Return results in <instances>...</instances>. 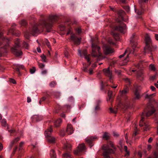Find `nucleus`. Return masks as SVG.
<instances>
[{
    "mask_svg": "<svg viewBox=\"0 0 158 158\" xmlns=\"http://www.w3.org/2000/svg\"><path fill=\"white\" fill-rule=\"evenodd\" d=\"M58 19V17L56 15H51L49 16L48 20L43 19L40 22L39 24H36L34 25L32 29L30 30V32H26L24 33V37L26 39H29L30 35L33 36L38 31V28L41 26L42 27H45L47 32L51 31L52 24L56 22Z\"/></svg>",
    "mask_w": 158,
    "mask_h": 158,
    "instance_id": "obj_1",
    "label": "nucleus"
},
{
    "mask_svg": "<svg viewBox=\"0 0 158 158\" xmlns=\"http://www.w3.org/2000/svg\"><path fill=\"white\" fill-rule=\"evenodd\" d=\"M146 46L144 48V53L146 54H150V57L152 55V53L156 49L157 47L156 45H153L150 36L146 34L145 37Z\"/></svg>",
    "mask_w": 158,
    "mask_h": 158,
    "instance_id": "obj_2",
    "label": "nucleus"
},
{
    "mask_svg": "<svg viewBox=\"0 0 158 158\" xmlns=\"http://www.w3.org/2000/svg\"><path fill=\"white\" fill-rule=\"evenodd\" d=\"M137 44V43L131 44L132 46V48H128L125 51L123 54L119 56V58H122L126 55L127 52H128V54L126 56V58L123 60V65H126L129 61V56L130 54H134L137 52V48H136Z\"/></svg>",
    "mask_w": 158,
    "mask_h": 158,
    "instance_id": "obj_3",
    "label": "nucleus"
},
{
    "mask_svg": "<svg viewBox=\"0 0 158 158\" xmlns=\"http://www.w3.org/2000/svg\"><path fill=\"white\" fill-rule=\"evenodd\" d=\"M15 45L11 48V52L12 53L16 56H21L23 54L22 51L19 49L20 47V40L17 39L15 41Z\"/></svg>",
    "mask_w": 158,
    "mask_h": 158,
    "instance_id": "obj_4",
    "label": "nucleus"
},
{
    "mask_svg": "<svg viewBox=\"0 0 158 158\" xmlns=\"http://www.w3.org/2000/svg\"><path fill=\"white\" fill-rule=\"evenodd\" d=\"M109 147L114 148L112 142L110 141L108 142L107 145H104L102 147L103 149L104 150L103 153V155L104 158H110V156L108 155L109 154L114 153V151L113 149L109 148Z\"/></svg>",
    "mask_w": 158,
    "mask_h": 158,
    "instance_id": "obj_5",
    "label": "nucleus"
},
{
    "mask_svg": "<svg viewBox=\"0 0 158 158\" xmlns=\"http://www.w3.org/2000/svg\"><path fill=\"white\" fill-rule=\"evenodd\" d=\"M92 56L94 57L100 56L102 54L100 52V48L97 44L93 41L92 42Z\"/></svg>",
    "mask_w": 158,
    "mask_h": 158,
    "instance_id": "obj_6",
    "label": "nucleus"
},
{
    "mask_svg": "<svg viewBox=\"0 0 158 158\" xmlns=\"http://www.w3.org/2000/svg\"><path fill=\"white\" fill-rule=\"evenodd\" d=\"M73 33L72 29L70 28L68 29V32L66 33V35L72 34V35L71 36L70 39L75 44L77 45L80 44L81 42V38H78L75 34H73Z\"/></svg>",
    "mask_w": 158,
    "mask_h": 158,
    "instance_id": "obj_7",
    "label": "nucleus"
},
{
    "mask_svg": "<svg viewBox=\"0 0 158 158\" xmlns=\"http://www.w3.org/2000/svg\"><path fill=\"white\" fill-rule=\"evenodd\" d=\"M141 87L138 85H135L134 86L133 93L134 97L133 98V100H139L141 98L140 91L141 89Z\"/></svg>",
    "mask_w": 158,
    "mask_h": 158,
    "instance_id": "obj_8",
    "label": "nucleus"
},
{
    "mask_svg": "<svg viewBox=\"0 0 158 158\" xmlns=\"http://www.w3.org/2000/svg\"><path fill=\"white\" fill-rule=\"evenodd\" d=\"M117 22L118 24V26H116L114 27L115 30L119 31L121 33H124L126 29V25L122 21L117 19Z\"/></svg>",
    "mask_w": 158,
    "mask_h": 158,
    "instance_id": "obj_9",
    "label": "nucleus"
},
{
    "mask_svg": "<svg viewBox=\"0 0 158 158\" xmlns=\"http://www.w3.org/2000/svg\"><path fill=\"white\" fill-rule=\"evenodd\" d=\"M148 0H139V3L140 10H135V12L138 15H140L144 12V3L147 2Z\"/></svg>",
    "mask_w": 158,
    "mask_h": 158,
    "instance_id": "obj_10",
    "label": "nucleus"
},
{
    "mask_svg": "<svg viewBox=\"0 0 158 158\" xmlns=\"http://www.w3.org/2000/svg\"><path fill=\"white\" fill-rule=\"evenodd\" d=\"M125 81L126 83V86L124 89L121 92V94L122 96L125 95L128 93L129 91L128 86H130L131 84V81L129 78H125Z\"/></svg>",
    "mask_w": 158,
    "mask_h": 158,
    "instance_id": "obj_11",
    "label": "nucleus"
},
{
    "mask_svg": "<svg viewBox=\"0 0 158 158\" xmlns=\"http://www.w3.org/2000/svg\"><path fill=\"white\" fill-rule=\"evenodd\" d=\"M144 114V113L142 114L141 119L140 120L139 125L140 127L144 126L145 127L143 128L144 130L146 131L149 130L150 127L149 125L146 124L145 122H143L144 119V118L143 117Z\"/></svg>",
    "mask_w": 158,
    "mask_h": 158,
    "instance_id": "obj_12",
    "label": "nucleus"
},
{
    "mask_svg": "<svg viewBox=\"0 0 158 158\" xmlns=\"http://www.w3.org/2000/svg\"><path fill=\"white\" fill-rule=\"evenodd\" d=\"M147 112L146 113L147 117H149L152 115L155 111V110L152 105L148 106L146 108Z\"/></svg>",
    "mask_w": 158,
    "mask_h": 158,
    "instance_id": "obj_13",
    "label": "nucleus"
},
{
    "mask_svg": "<svg viewBox=\"0 0 158 158\" xmlns=\"http://www.w3.org/2000/svg\"><path fill=\"white\" fill-rule=\"evenodd\" d=\"M85 148L84 143H82L79 145L77 147V149L74 151V154L77 155H80V153L84 151Z\"/></svg>",
    "mask_w": 158,
    "mask_h": 158,
    "instance_id": "obj_14",
    "label": "nucleus"
},
{
    "mask_svg": "<svg viewBox=\"0 0 158 158\" xmlns=\"http://www.w3.org/2000/svg\"><path fill=\"white\" fill-rule=\"evenodd\" d=\"M103 51L105 54H108L113 52V50L108 45L106 44L103 46Z\"/></svg>",
    "mask_w": 158,
    "mask_h": 158,
    "instance_id": "obj_15",
    "label": "nucleus"
},
{
    "mask_svg": "<svg viewBox=\"0 0 158 158\" xmlns=\"http://www.w3.org/2000/svg\"><path fill=\"white\" fill-rule=\"evenodd\" d=\"M97 138L96 137L90 136L87 137L85 141L89 144L90 148H91L94 145L93 144L92 141H94Z\"/></svg>",
    "mask_w": 158,
    "mask_h": 158,
    "instance_id": "obj_16",
    "label": "nucleus"
},
{
    "mask_svg": "<svg viewBox=\"0 0 158 158\" xmlns=\"http://www.w3.org/2000/svg\"><path fill=\"white\" fill-rule=\"evenodd\" d=\"M103 71L106 76L109 77L110 82H111V73L110 71V67H109L107 69H103Z\"/></svg>",
    "mask_w": 158,
    "mask_h": 158,
    "instance_id": "obj_17",
    "label": "nucleus"
},
{
    "mask_svg": "<svg viewBox=\"0 0 158 158\" xmlns=\"http://www.w3.org/2000/svg\"><path fill=\"white\" fill-rule=\"evenodd\" d=\"M74 131V129L72 126L70 124H68L66 132L68 135H71L72 134Z\"/></svg>",
    "mask_w": 158,
    "mask_h": 158,
    "instance_id": "obj_18",
    "label": "nucleus"
},
{
    "mask_svg": "<svg viewBox=\"0 0 158 158\" xmlns=\"http://www.w3.org/2000/svg\"><path fill=\"white\" fill-rule=\"evenodd\" d=\"M52 131V126H51L47 130L45 131L44 134L46 137L48 138L51 136V133Z\"/></svg>",
    "mask_w": 158,
    "mask_h": 158,
    "instance_id": "obj_19",
    "label": "nucleus"
},
{
    "mask_svg": "<svg viewBox=\"0 0 158 158\" xmlns=\"http://www.w3.org/2000/svg\"><path fill=\"white\" fill-rule=\"evenodd\" d=\"M82 54L85 56V59L87 60L88 63H89V65L91 63L90 61V59L89 58V56H87V51L86 50H84L82 52Z\"/></svg>",
    "mask_w": 158,
    "mask_h": 158,
    "instance_id": "obj_20",
    "label": "nucleus"
},
{
    "mask_svg": "<svg viewBox=\"0 0 158 158\" xmlns=\"http://www.w3.org/2000/svg\"><path fill=\"white\" fill-rule=\"evenodd\" d=\"M9 41V40L7 38H4L3 40V43L6 42V44H5L4 47V48L5 49V50L3 52H6V49L9 47V44L8 42Z\"/></svg>",
    "mask_w": 158,
    "mask_h": 158,
    "instance_id": "obj_21",
    "label": "nucleus"
},
{
    "mask_svg": "<svg viewBox=\"0 0 158 158\" xmlns=\"http://www.w3.org/2000/svg\"><path fill=\"white\" fill-rule=\"evenodd\" d=\"M101 102V101L98 100L97 101L96 105L94 108V111L95 112L98 111L100 110V106L99 104Z\"/></svg>",
    "mask_w": 158,
    "mask_h": 158,
    "instance_id": "obj_22",
    "label": "nucleus"
},
{
    "mask_svg": "<svg viewBox=\"0 0 158 158\" xmlns=\"http://www.w3.org/2000/svg\"><path fill=\"white\" fill-rule=\"evenodd\" d=\"M47 140L49 143H53L55 142L56 140V138L54 137L51 135L47 138Z\"/></svg>",
    "mask_w": 158,
    "mask_h": 158,
    "instance_id": "obj_23",
    "label": "nucleus"
},
{
    "mask_svg": "<svg viewBox=\"0 0 158 158\" xmlns=\"http://www.w3.org/2000/svg\"><path fill=\"white\" fill-rule=\"evenodd\" d=\"M64 148L68 151H69L71 150L72 146L69 143L67 142L66 143L64 144Z\"/></svg>",
    "mask_w": 158,
    "mask_h": 158,
    "instance_id": "obj_24",
    "label": "nucleus"
},
{
    "mask_svg": "<svg viewBox=\"0 0 158 158\" xmlns=\"http://www.w3.org/2000/svg\"><path fill=\"white\" fill-rule=\"evenodd\" d=\"M135 34H133L130 38V41L131 44H135V43H137L136 42V39L135 37Z\"/></svg>",
    "mask_w": 158,
    "mask_h": 158,
    "instance_id": "obj_25",
    "label": "nucleus"
},
{
    "mask_svg": "<svg viewBox=\"0 0 158 158\" xmlns=\"http://www.w3.org/2000/svg\"><path fill=\"white\" fill-rule=\"evenodd\" d=\"M20 138L19 137H18L14 139L11 143L10 145V149L12 147L13 145L16 143H17L18 141L19 140Z\"/></svg>",
    "mask_w": 158,
    "mask_h": 158,
    "instance_id": "obj_26",
    "label": "nucleus"
},
{
    "mask_svg": "<svg viewBox=\"0 0 158 158\" xmlns=\"http://www.w3.org/2000/svg\"><path fill=\"white\" fill-rule=\"evenodd\" d=\"M50 158H56V154L55 151L53 150H51L50 152Z\"/></svg>",
    "mask_w": 158,
    "mask_h": 158,
    "instance_id": "obj_27",
    "label": "nucleus"
},
{
    "mask_svg": "<svg viewBox=\"0 0 158 158\" xmlns=\"http://www.w3.org/2000/svg\"><path fill=\"white\" fill-rule=\"evenodd\" d=\"M118 14L121 19L123 18V17L125 15V13L123 10H120L118 11Z\"/></svg>",
    "mask_w": 158,
    "mask_h": 158,
    "instance_id": "obj_28",
    "label": "nucleus"
},
{
    "mask_svg": "<svg viewBox=\"0 0 158 158\" xmlns=\"http://www.w3.org/2000/svg\"><path fill=\"white\" fill-rule=\"evenodd\" d=\"M62 123V120L60 119H57L54 123L55 126L56 127H58L60 126Z\"/></svg>",
    "mask_w": 158,
    "mask_h": 158,
    "instance_id": "obj_29",
    "label": "nucleus"
},
{
    "mask_svg": "<svg viewBox=\"0 0 158 158\" xmlns=\"http://www.w3.org/2000/svg\"><path fill=\"white\" fill-rule=\"evenodd\" d=\"M63 158H72V157H71L70 153L67 152L63 155Z\"/></svg>",
    "mask_w": 158,
    "mask_h": 158,
    "instance_id": "obj_30",
    "label": "nucleus"
},
{
    "mask_svg": "<svg viewBox=\"0 0 158 158\" xmlns=\"http://www.w3.org/2000/svg\"><path fill=\"white\" fill-rule=\"evenodd\" d=\"M52 94L57 98H59L60 96V93L58 92H54L52 93Z\"/></svg>",
    "mask_w": 158,
    "mask_h": 158,
    "instance_id": "obj_31",
    "label": "nucleus"
},
{
    "mask_svg": "<svg viewBox=\"0 0 158 158\" xmlns=\"http://www.w3.org/2000/svg\"><path fill=\"white\" fill-rule=\"evenodd\" d=\"M112 34L116 40H119V37L118 34L115 33L113 31L112 32Z\"/></svg>",
    "mask_w": 158,
    "mask_h": 158,
    "instance_id": "obj_32",
    "label": "nucleus"
},
{
    "mask_svg": "<svg viewBox=\"0 0 158 158\" xmlns=\"http://www.w3.org/2000/svg\"><path fill=\"white\" fill-rule=\"evenodd\" d=\"M102 138L106 140H108L109 139V133L106 132H105L102 136Z\"/></svg>",
    "mask_w": 158,
    "mask_h": 158,
    "instance_id": "obj_33",
    "label": "nucleus"
},
{
    "mask_svg": "<svg viewBox=\"0 0 158 158\" xmlns=\"http://www.w3.org/2000/svg\"><path fill=\"white\" fill-rule=\"evenodd\" d=\"M34 120H35L36 121H40L42 119V118L40 116L38 115H35L33 117Z\"/></svg>",
    "mask_w": 158,
    "mask_h": 158,
    "instance_id": "obj_34",
    "label": "nucleus"
},
{
    "mask_svg": "<svg viewBox=\"0 0 158 158\" xmlns=\"http://www.w3.org/2000/svg\"><path fill=\"white\" fill-rule=\"evenodd\" d=\"M112 92L111 91L109 90L108 91V94L109 97V99L108 100H107V101H108V100H110L112 98Z\"/></svg>",
    "mask_w": 158,
    "mask_h": 158,
    "instance_id": "obj_35",
    "label": "nucleus"
},
{
    "mask_svg": "<svg viewBox=\"0 0 158 158\" xmlns=\"http://www.w3.org/2000/svg\"><path fill=\"white\" fill-rule=\"evenodd\" d=\"M149 68L150 70L154 71H155L156 70V67L154 65L152 64H151L149 66Z\"/></svg>",
    "mask_w": 158,
    "mask_h": 158,
    "instance_id": "obj_36",
    "label": "nucleus"
},
{
    "mask_svg": "<svg viewBox=\"0 0 158 158\" xmlns=\"http://www.w3.org/2000/svg\"><path fill=\"white\" fill-rule=\"evenodd\" d=\"M56 85V81H52L49 83V85L51 87H54Z\"/></svg>",
    "mask_w": 158,
    "mask_h": 158,
    "instance_id": "obj_37",
    "label": "nucleus"
},
{
    "mask_svg": "<svg viewBox=\"0 0 158 158\" xmlns=\"http://www.w3.org/2000/svg\"><path fill=\"white\" fill-rule=\"evenodd\" d=\"M154 157H149L148 158H158V151H155L153 153Z\"/></svg>",
    "mask_w": 158,
    "mask_h": 158,
    "instance_id": "obj_38",
    "label": "nucleus"
},
{
    "mask_svg": "<svg viewBox=\"0 0 158 158\" xmlns=\"http://www.w3.org/2000/svg\"><path fill=\"white\" fill-rule=\"evenodd\" d=\"M20 24L22 26H25L27 25V23L26 20L23 19L20 22Z\"/></svg>",
    "mask_w": 158,
    "mask_h": 158,
    "instance_id": "obj_39",
    "label": "nucleus"
},
{
    "mask_svg": "<svg viewBox=\"0 0 158 158\" xmlns=\"http://www.w3.org/2000/svg\"><path fill=\"white\" fill-rule=\"evenodd\" d=\"M157 76V74L156 73L155 75L150 77L149 80L150 81H153L155 80L156 79Z\"/></svg>",
    "mask_w": 158,
    "mask_h": 158,
    "instance_id": "obj_40",
    "label": "nucleus"
},
{
    "mask_svg": "<svg viewBox=\"0 0 158 158\" xmlns=\"http://www.w3.org/2000/svg\"><path fill=\"white\" fill-rule=\"evenodd\" d=\"M36 71L35 68V67H33L32 68L30 69V72L31 74L34 73Z\"/></svg>",
    "mask_w": 158,
    "mask_h": 158,
    "instance_id": "obj_41",
    "label": "nucleus"
},
{
    "mask_svg": "<svg viewBox=\"0 0 158 158\" xmlns=\"http://www.w3.org/2000/svg\"><path fill=\"white\" fill-rule=\"evenodd\" d=\"M2 125L4 126L5 127L6 126V121L5 119H3L1 121Z\"/></svg>",
    "mask_w": 158,
    "mask_h": 158,
    "instance_id": "obj_42",
    "label": "nucleus"
},
{
    "mask_svg": "<svg viewBox=\"0 0 158 158\" xmlns=\"http://www.w3.org/2000/svg\"><path fill=\"white\" fill-rule=\"evenodd\" d=\"M155 95H156L155 94H150V95H149L147 94L146 95L145 98H146L151 99V97H152V96H155Z\"/></svg>",
    "mask_w": 158,
    "mask_h": 158,
    "instance_id": "obj_43",
    "label": "nucleus"
},
{
    "mask_svg": "<svg viewBox=\"0 0 158 158\" xmlns=\"http://www.w3.org/2000/svg\"><path fill=\"white\" fill-rule=\"evenodd\" d=\"M38 64L39 67L40 69H43L45 66V65L44 64L40 62H38Z\"/></svg>",
    "mask_w": 158,
    "mask_h": 158,
    "instance_id": "obj_44",
    "label": "nucleus"
},
{
    "mask_svg": "<svg viewBox=\"0 0 158 158\" xmlns=\"http://www.w3.org/2000/svg\"><path fill=\"white\" fill-rule=\"evenodd\" d=\"M23 47L26 49H28L29 48V45L28 44L24 42L23 43Z\"/></svg>",
    "mask_w": 158,
    "mask_h": 158,
    "instance_id": "obj_45",
    "label": "nucleus"
},
{
    "mask_svg": "<svg viewBox=\"0 0 158 158\" xmlns=\"http://www.w3.org/2000/svg\"><path fill=\"white\" fill-rule=\"evenodd\" d=\"M129 101H126L124 103V106L126 107V108H127L129 106Z\"/></svg>",
    "mask_w": 158,
    "mask_h": 158,
    "instance_id": "obj_46",
    "label": "nucleus"
},
{
    "mask_svg": "<svg viewBox=\"0 0 158 158\" xmlns=\"http://www.w3.org/2000/svg\"><path fill=\"white\" fill-rule=\"evenodd\" d=\"M41 58L42 60V61L44 62H46V57L45 55H44V54H43L41 56Z\"/></svg>",
    "mask_w": 158,
    "mask_h": 158,
    "instance_id": "obj_47",
    "label": "nucleus"
},
{
    "mask_svg": "<svg viewBox=\"0 0 158 158\" xmlns=\"http://www.w3.org/2000/svg\"><path fill=\"white\" fill-rule=\"evenodd\" d=\"M110 112L112 113L116 114L117 112V110H113L112 108L111 107L110 108Z\"/></svg>",
    "mask_w": 158,
    "mask_h": 158,
    "instance_id": "obj_48",
    "label": "nucleus"
},
{
    "mask_svg": "<svg viewBox=\"0 0 158 158\" xmlns=\"http://www.w3.org/2000/svg\"><path fill=\"white\" fill-rule=\"evenodd\" d=\"M46 40L47 41L46 42V43L47 46L49 48L51 49V48L50 43L47 40Z\"/></svg>",
    "mask_w": 158,
    "mask_h": 158,
    "instance_id": "obj_49",
    "label": "nucleus"
},
{
    "mask_svg": "<svg viewBox=\"0 0 158 158\" xmlns=\"http://www.w3.org/2000/svg\"><path fill=\"white\" fill-rule=\"evenodd\" d=\"M124 150L129 155V152L127 150V146H124Z\"/></svg>",
    "mask_w": 158,
    "mask_h": 158,
    "instance_id": "obj_50",
    "label": "nucleus"
},
{
    "mask_svg": "<svg viewBox=\"0 0 158 158\" xmlns=\"http://www.w3.org/2000/svg\"><path fill=\"white\" fill-rule=\"evenodd\" d=\"M124 9L127 12H129L130 11V7L128 6H127L124 7Z\"/></svg>",
    "mask_w": 158,
    "mask_h": 158,
    "instance_id": "obj_51",
    "label": "nucleus"
},
{
    "mask_svg": "<svg viewBox=\"0 0 158 158\" xmlns=\"http://www.w3.org/2000/svg\"><path fill=\"white\" fill-rule=\"evenodd\" d=\"M142 66V65L141 64V62H140L139 63L135 65V66H136L137 68H139V67H141Z\"/></svg>",
    "mask_w": 158,
    "mask_h": 158,
    "instance_id": "obj_52",
    "label": "nucleus"
},
{
    "mask_svg": "<svg viewBox=\"0 0 158 158\" xmlns=\"http://www.w3.org/2000/svg\"><path fill=\"white\" fill-rule=\"evenodd\" d=\"M76 30V31H77V32L78 33V34H80L81 32V29L80 27L77 28Z\"/></svg>",
    "mask_w": 158,
    "mask_h": 158,
    "instance_id": "obj_53",
    "label": "nucleus"
},
{
    "mask_svg": "<svg viewBox=\"0 0 158 158\" xmlns=\"http://www.w3.org/2000/svg\"><path fill=\"white\" fill-rule=\"evenodd\" d=\"M60 135L62 136H64L65 135V133L63 130H61L60 131Z\"/></svg>",
    "mask_w": 158,
    "mask_h": 158,
    "instance_id": "obj_54",
    "label": "nucleus"
},
{
    "mask_svg": "<svg viewBox=\"0 0 158 158\" xmlns=\"http://www.w3.org/2000/svg\"><path fill=\"white\" fill-rule=\"evenodd\" d=\"M15 71L17 72L19 75H21L20 73L19 72V67H18L16 69Z\"/></svg>",
    "mask_w": 158,
    "mask_h": 158,
    "instance_id": "obj_55",
    "label": "nucleus"
},
{
    "mask_svg": "<svg viewBox=\"0 0 158 158\" xmlns=\"http://www.w3.org/2000/svg\"><path fill=\"white\" fill-rule=\"evenodd\" d=\"M108 42L111 44H114V43L113 42L112 40L111 39H109L108 40Z\"/></svg>",
    "mask_w": 158,
    "mask_h": 158,
    "instance_id": "obj_56",
    "label": "nucleus"
},
{
    "mask_svg": "<svg viewBox=\"0 0 158 158\" xmlns=\"http://www.w3.org/2000/svg\"><path fill=\"white\" fill-rule=\"evenodd\" d=\"M93 69L92 68L90 69L89 70V73L90 75H92L93 73Z\"/></svg>",
    "mask_w": 158,
    "mask_h": 158,
    "instance_id": "obj_57",
    "label": "nucleus"
},
{
    "mask_svg": "<svg viewBox=\"0 0 158 158\" xmlns=\"http://www.w3.org/2000/svg\"><path fill=\"white\" fill-rule=\"evenodd\" d=\"M47 73V70H44L42 71L41 74L43 75L46 74Z\"/></svg>",
    "mask_w": 158,
    "mask_h": 158,
    "instance_id": "obj_58",
    "label": "nucleus"
},
{
    "mask_svg": "<svg viewBox=\"0 0 158 158\" xmlns=\"http://www.w3.org/2000/svg\"><path fill=\"white\" fill-rule=\"evenodd\" d=\"M10 81L13 83V84H15L16 83L15 81L12 79H10Z\"/></svg>",
    "mask_w": 158,
    "mask_h": 158,
    "instance_id": "obj_59",
    "label": "nucleus"
},
{
    "mask_svg": "<svg viewBox=\"0 0 158 158\" xmlns=\"http://www.w3.org/2000/svg\"><path fill=\"white\" fill-rule=\"evenodd\" d=\"M113 135L114 137H118L119 136V135L118 134L117 132H113Z\"/></svg>",
    "mask_w": 158,
    "mask_h": 158,
    "instance_id": "obj_60",
    "label": "nucleus"
},
{
    "mask_svg": "<svg viewBox=\"0 0 158 158\" xmlns=\"http://www.w3.org/2000/svg\"><path fill=\"white\" fill-rule=\"evenodd\" d=\"M152 148V146L150 144H148V146L147 149L148 151H150Z\"/></svg>",
    "mask_w": 158,
    "mask_h": 158,
    "instance_id": "obj_61",
    "label": "nucleus"
},
{
    "mask_svg": "<svg viewBox=\"0 0 158 158\" xmlns=\"http://www.w3.org/2000/svg\"><path fill=\"white\" fill-rule=\"evenodd\" d=\"M138 155L139 156L140 158H141L142 157V153L141 152L139 151L138 153Z\"/></svg>",
    "mask_w": 158,
    "mask_h": 158,
    "instance_id": "obj_62",
    "label": "nucleus"
},
{
    "mask_svg": "<svg viewBox=\"0 0 158 158\" xmlns=\"http://www.w3.org/2000/svg\"><path fill=\"white\" fill-rule=\"evenodd\" d=\"M150 88H151V90H152V91H154L156 89L155 87H154V86H151Z\"/></svg>",
    "mask_w": 158,
    "mask_h": 158,
    "instance_id": "obj_63",
    "label": "nucleus"
},
{
    "mask_svg": "<svg viewBox=\"0 0 158 158\" xmlns=\"http://www.w3.org/2000/svg\"><path fill=\"white\" fill-rule=\"evenodd\" d=\"M153 140V139L152 137H150L148 140V142L149 143H151L152 142Z\"/></svg>",
    "mask_w": 158,
    "mask_h": 158,
    "instance_id": "obj_64",
    "label": "nucleus"
}]
</instances>
